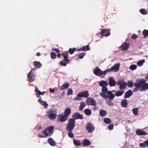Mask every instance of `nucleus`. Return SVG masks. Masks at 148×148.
Listing matches in <instances>:
<instances>
[{
  "label": "nucleus",
  "mask_w": 148,
  "mask_h": 148,
  "mask_svg": "<svg viewBox=\"0 0 148 148\" xmlns=\"http://www.w3.org/2000/svg\"><path fill=\"white\" fill-rule=\"evenodd\" d=\"M144 79L139 78L137 79L134 83L135 88L134 89L133 92H136L139 90L140 92H144L148 90V83Z\"/></svg>",
  "instance_id": "1"
},
{
  "label": "nucleus",
  "mask_w": 148,
  "mask_h": 148,
  "mask_svg": "<svg viewBox=\"0 0 148 148\" xmlns=\"http://www.w3.org/2000/svg\"><path fill=\"white\" fill-rule=\"evenodd\" d=\"M103 92H100L99 95L105 99H108L110 100H112L115 95L112 91H108V88H105L102 89Z\"/></svg>",
  "instance_id": "2"
},
{
  "label": "nucleus",
  "mask_w": 148,
  "mask_h": 148,
  "mask_svg": "<svg viewBox=\"0 0 148 148\" xmlns=\"http://www.w3.org/2000/svg\"><path fill=\"white\" fill-rule=\"evenodd\" d=\"M75 120L71 118L68 120V123L66 126V129L68 131H72L74 129L75 126Z\"/></svg>",
  "instance_id": "3"
},
{
  "label": "nucleus",
  "mask_w": 148,
  "mask_h": 148,
  "mask_svg": "<svg viewBox=\"0 0 148 148\" xmlns=\"http://www.w3.org/2000/svg\"><path fill=\"white\" fill-rule=\"evenodd\" d=\"M94 74L97 76L103 77L107 73H108L107 69L104 71H101L98 67H96L93 70Z\"/></svg>",
  "instance_id": "4"
},
{
  "label": "nucleus",
  "mask_w": 148,
  "mask_h": 148,
  "mask_svg": "<svg viewBox=\"0 0 148 148\" xmlns=\"http://www.w3.org/2000/svg\"><path fill=\"white\" fill-rule=\"evenodd\" d=\"M54 128V127L52 126L47 128L42 132V135H45L46 137L51 136L53 133Z\"/></svg>",
  "instance_id": "5"
},
{
  "label": "nucleus",
  "mask_w": 148,
  "mask_h": 148,
  "mask_svg": "<svg viewBox=\"0 0 148 148\" xmlns=\"http://www.w3.org/2000/svg\"><path fill=\"white\" fill-rule=\"evenodd\" d=\"M89 95L88 92L87 91H83L79 93L77 96L74 98V100L76 101H80L82 100L81 97H87Z\"/></svg>",
  "instance_id": "6"
},
{
  "label": "nucleus",
  "mask_w": 148,
  "mask_h": 148,
  "mask_svg": "<svg viewBox=\"0 0 148 148\" xmlns=\"http://www.w3.org/2000/svg\"><path fill=\"white\" fill-rule=\"evenodd\" d=\"M36 71V69H33L31 70L30 71L27 75V81L30 82H32L35 79L34 77L36 76V74L34 71Z\"/></svg>",
  "instance_id": "7"
},
{
  "label": "nucleus",
  "mask_w": 148,
  "mask_h": 148,
  "mask_svg": "<svg viewBox=\"0 0 148 148\" xmlns=\"http://www.w3.org/2000/svg\"><path fill=\"white\" fill-rule=\"evenodd\" d=\"M48 117L51 119H54L57 117L56 112V111L51 109L47 112Z\"/></svg>",
  "instance_id": "8"
},
{
  "label": "nucleus",
  "mask_w": 148,
  "mask_h": 148,
  "mask_svg": "<svg viewBox=\"0 0 148 148\" xmlns=\"http://www.w3.org/2000/svg\"><path fill=\"white\" fill-rule=\"evenodd\" d=\"M64 59L60 62V65L65 66L66 65V64H68L69 62V60L67 58L68 57V53H66V55L63 54Z\"/></svg>",
  "instance_id": "9"
},
{
  "label": "nucleus",
  "mask_w": 148,
  "mask_h": 148,
  "mask_svg": "<svg viewBox=\"0 0 148 148\" xmlns=\"http://www.w3.org/2000/svg\"><path fill=\"white\" fill-rule=\"evenodd\" d=\"M120 66V63L115 64L110 68L107 69L108 73L112 71H114L115 72L118 71L119 70Z\"/></svg>",
  "instance_id": "10"
},
{
  "label": "nucleus",
  "mask_w": 148,
  "mask_h": 148,
  "mask_svg": "<svg viewBox=\"0 0 148 148\" xmlns=\"http://www.w3.org/2000/svg\"><path fill=\"white\" fill-rule=\"evenodd\" d=\"M117 84L119 86V88L121 90L125 89L127 85L126 82L122 79L119 80L117 82Z\"/></svg>",
  "instance_id": "11"
},
{
  "label": "nucleus",
  "mask_w": 148,
  "mask_h": 148,
  "mask_svg": "<svg viewBox=\"0 0 148 148\" xmlns=\"http://www.w3.org/2000/svg\"><path fill=\"white\" fill-rule=\"evenodd\" d=\"M86 128L89 133L92 132L95 129L93 125L91 123H87Z\"/></svg>",
  "instance_id": "12"
},
{
  "label": "nucleus",
  "mask_w": 148,
  "mask_h": 148,
  "mask_svg": "<svg viewBox=\"0 0 148 148\" xmlns=\"http://www.w3.org/2000/svg\"><path fill=\"white\" fill-rule=\"evenodd\" d=\"M68 119V117L65 115L59 114L57 118L58 121L61 122H64Z\"/></svg>",
  "instance_id": "13"
},
{
  "label": "nucleus",
  "mask_w": 148,
  "mask_h": 148,
  "mask_svg": "<svg viewBox=\"0 0 148 148\" xmlns=\"http://www.w3.org/2000/svg\"><path fill=\"white\" fill-rule=\"evenodd\" d=\"M99 85L100 86L102 87L101 92H103V89L105 88H108L106 86L108 85V83L106 81L101 80L99 82Z\"/></svg>",
  "instance_id": "14"
},
{
  "label": "nucleus",
  "mask_w": 148,
  "mask_h": 148,
  "mask_svg": "<svg viewBox=\"0 0 148 148\" xmlns=\"http://www.w3.org/2000/svg\"><path fill=\"white\" fill-rule=\"evenodd\" d=\"M86 102L87 104L92 106H95L96 105V102L94 99L92 98H90L87 99L86 100Z\"/></svg>",
  "instance_id": "15"
},
{
  "label": "nucleus",
  "mask_w": 148,
  "mask_h": 148,
  "mask_svg": "<svg viewBox=\"0 0 148 148\" xmlns=\"http://www.w3.org/2000/svg\"><path fill=\"white\" fill-rule=\"evenodd\" d=\"M101 30V34L103 36H108L110 35V31L108 29H100Z\"/></svg>",
  "instance_id": "16"
},
{
  "label": "nucleus",
  "mask_w": 148,
  "mask_h": 148,
  "mask_svg": "<svg viewBox=\"0 0 148 148\" xmlns=\"http://www.w3.org/2000/svg\"><path fill=\"white\" fill-rule=\"evenodd\" d=\"M73 119L75 120L77 119H83V116L82 115L80 114L79 113H75L73 115Z\"/></svg>",
  "instance_id": "17"
},
{
  "label": "nucleus",
  "mask_w": 148,
  "mask_h": 148,
  "mask_svg": "<svg viewBox=\"0 0 148 148\" xmlns=\"http://www.w3.org/2000/svg\"><path fill=\"white\" fill-rule=\"evenodd\" d=\"M136 135L139 136H144L147 135V133L141 129L137 130L136 131Z\"/></svg>",
  "instance_id": "18"
},
{
  "label": "nucleus",
  "mask_w": 148,
  "mask_h": 148,
  "mask_svg": "<svg viewBox=\"0 0 148 148\" xmlns=\"http://www.w3.org/2000/svg\"><path fill=\"white\" fill-rule=\"evenodd\" d=\"M109 81V84L110 86H113L115 85L116 82L114 80V78L113 77H110L108 79Z\"/></svg>",
  "instance_id": "19"
},
{
  "label": "nucleus",
  "mask_w": 148,
  "mask_h": 148,
  "mask_svg": "<svg viewBox=\"0 0 148 148\" xmlns=\"http://www.w3.org/2000/svg\"><path fill=\"white\" fill-rule=\"evenodd\" d=\"M38 102L40 104L43 106L45 108H47V106H48V104L46 101L42 100L40 98L38 99Z\"/></svg>",
  "instance_id": "20"
},
{
  "label": "nucleus",
  "mask_w": 148,
  "mask_h": 148,
  "mask_svg": "<svg viewBox=\"0 0 148 148\" xmlns=\"http://www.w3.org/2000/svg\"><path fill=\"white\" fill-rule=\"evenodd\" d=\"M129 47V44L127 43H124L120 47V48L122 50H126Z\"/></svg>",
  "instance_id": "21"
},
{
  "label": "nucleus",
  "mask_w": 148,
  "mask_h": 148,
  "mask_svg": "<svg viewBox=\"0 0 148 148\" xmlns=\"http://www.w3.org/2000/svg\"><path fill=\"white\" fill-rule=\"evenodd\" d=\"M132 94V92L131 90H129L125 94L124 97L127 98L130 97Z\"/></svg>",
  "instance_id": "22"
},
{
  "label": "nucleus",
  "mask_w": 148,
  "mask_h": 148,
  "mask_svg": "<svg viewBox=\"0 0 148 148\" xmlns=\"http://www.w3.org/2000/svg\"><path fill=\"white\" fill-rule=\"evenodd\" d=\"M82 144L84 146H86L90 145L91 143L88 140L85 139L82 142Z\"/></svg>",
  "instance_id": "23"
},
{
  "label": "nucleus",
  "mask_w": 148,
  "mask_h": 148,
  "mask_svg": "<svg viewBox=\"0 0 148 148\" xmlns=\"http://www.w3.org/2000/svg\"><path fill=\"white\" fill-rule=\"evenodd\" d=\"M48 141L51 145L53 146H54L56 145L55 141L51 138H49L48 140Z\"/></svg>",
  "instance_id": "24"
},
{
  "label": "nucleus",
  "mask_w": 148,
  "mask_h": 148,
  "mask_svg": "<svg viewBox=\"0 0 148 148\" xmlns=\"http://www.w3.org/2000/svg\"><path fill=\"white\" fill-rule=\"evenodd\" d=\"M35 89L34 91L36 93V95L37 97H40L41 92L36 86H35Z\"/></svg>",
  "instance_id": "25"
},
{
  "label": "nucleus",
  "mask_w": 148,
  "mask_h": 148,
  "mask_svg": "<svg viewBox=\"0 0 148 148\" xmlns=\"http://www.w3.org/2000/svg\"><path fill=\"white\" fill-rule=\"evenodd\" d=\"M124 91L123 90H119L116 92L115 95L117 97L120 96L124 93Z\"/></svg>",
  "instance_id": "26"
},
{
  "label": "nucleus",
  "mask_w": 148,
  "mask_h": 148,
  "mask_svg": "<svg viewBox=\"0 0 148 148\" xmlns=\"http://www.w3.org/2000/svg\"><path fill=\"white\" fill-rule=\"evenodd\" d=\"M121 104L122 107H126L127 105V100L125 99L123 100L121 102Z\"/></svg>",
  "instance_id": "27"
},
{
  "label": "nucleus",
  "mask_w": 148,
  "mask_h": 148,
  "mask_svg": "<svg viewBox=\"0 0 148 148\" xmlns=\"http://www.w3.org/2000/svg\"><path fill=\"white\" fill-rule=\"evenodd\" d=\"M34 66L37 68H40L42 66V64L39 62L37 61L34 62Z\"/></svg>",
  "instance_id": "28"
},
{
  "label": "nucleus",
  "mask_w": 148,
  "mask_h": 148,
  "mask_svg": "<svg viewBox=\"0 0 148 148\" xmlns=\"http://www.w3.org/2000/svg\"><path fill=\"white\" fill-rule=\"evenodd\" d=\"M69 86V84L68 83L66 82L62 85L61 88V90H63L65 89H67Z\"/></svg>",
  "instance_id": "29"
},
{
  "label": "nucleus",
  "mask_w": 148,
  "mask_h": 148,
  "mask_svg": "<svg viewBox=\"0 0 148 148\" xmlns=\"http://www.w3.org/2000/svg\"><path fill=\"white\" fill-rule=\"evenodd\" d=\"M86 104L84 101H82L80 103V105L79 109L80 110L82 111L83 110L84 107L85 106Z\"/></svg>",
  "instance_id": "30"
},
{
  "label": "nucleus",
  "mask_w": 148,
  "mask_h": 148,
  "mask_svg": "<svg viewBox=\"0 0 148 148\" xmlns=\"http://www.w3.org/2000/svg\"><path fill=\"white\" fill-rule=\"evenodd\" d=\"M99 114L101 116H105L107 114V112L106 111L101 110L99 111Z\"/></svg>",
  "instance_id": "31"
},
{
  "label": "nucleus",
  "mask_w": 148,
  "mask_h": 148,
  "mask_svg": "<svg viewBox=\"0 0 148 148\" xmlns=\"http://www.w3.org/2000/svg\"><path fill=\"white\" fill-rule=\"evenodd\" d=\"M70 113L71 109L69 108H68L65 110L64 115L68 117V116L70 114Z\"/></svg>",
  "instance_id": "32"
},
{
  "label": "nucleus",
  "mask_w": 148,
  "mask_h": 148,
  "mask_svg": "<svg viewBox=\"0 0 148 148\" xmlns=\"http://www.w3.org/2000/svg\"><path fill=\"white\" fill-rule=\"evenodd\" d=\"M85 114L87 116H89L91 114V110L89 109H86L84 110Z\"/></svg>",
  "instance_id": "33"
},
{
  "label": "nucleus",
  "mask_w": 148,
  "mask_h": 148,
  "mask_svg": "<svg viewBox=\"0 0 148 148\" xmlns=\"http://www.w3.org/2000/svg\"><path fill=\"white\" fill-rule=\"evenodd\" d=\"M81 50L82 51H87L90 50V48L88 45L83 46L81 48Z\"/></svg>",
  "instance_id": "34"
},
{
  "label": "nucleus",
  "mask_w": 148,
  "mask_h": 148,
  "mask_svg": "<svg viewBox=\"0 0 148 148\" xmlns=\"http://www.w3.org/2000/svg\"><path fill=\"white\" fill-rule=\"evenodd\" d=\"M140 12L142 14L145 15L148 13V12L145 9H141L139 10Z\"/></svg>",
  "instance_id": "35"
},
{
  "label": "nucleus",
  "mask_w": 148,
  "mask_h": 148,
  "mask_svg": "<svg viewBox=\"0 0 148 148\" xmlns=\"http://www.w3.org/2000/svg\"><path fill=\"white\" fill-rule=\"evenodd\" d=\"M73 142L74 144L76 146H79L81 145V143L79 140H74Z\"/></svg>",
  "instance_id": "36"
},
{
  "label": "nucleus",
  "mask_w": 148,
  "mask_h": 148,
  "mask_svg": "<svg viewBox=\"0 0 148 148\" xmlns=\"http://www.w3.org/2000/svg\"><path fill=\"white\" fill-rule=\"evenodd\" d=\"M104 122L107 124H109L111 122V121L110 119L109 118H105L103 120Z\"/></svg>",
  "instance_id": "37"
},
{
  "label": "nucleus",
  "mask_w": 148,
  "mask_h": 148,
  "mask_svg": "<svg viewBox=\"0 0 148 148\" xmlns=\"http://www.w3.org/2000/svg\"><path fill=\"white\" fill-rule=\"evenodd\" d=\"M145 62V60H140L137 63V65L138 66H141L143 65Z\"/></svg>",
  "instance_id": "38"
},
{
  "label": "nucleus",
  "mask_w": 148,
  "mask_h": 148,
  "mask_svg": "<svg viewBox=\"0 0 148 148\" xmlns=\"http://www.w3.org/2000/svg\"><path fill=\"white\" fill-rule=\"evenodd\" d=\"M147 140L144 141L143 143H140L139 146L141 147H145L147 146Z\"/></svg>",
  "instance_id": "39"
},
{
  "label": "nucleus",
  "mask_w": 148,
  "mask_h": 148,
  "mask_svg": "<svg viewBox=\"0 0 148 148\" xmlns=\"http://www.w3.org/2000/svg\"><path fill=\"white\" fill-rule=\"evenodd\" d=\"M143 33L145 38L148 36V30L144 29L143 32Z\"/></svg>",
  "instance_id": "40"
},
{
  "label": "nucleus",
  "mask_w": 148,
  "mask_h": 148,
  "mask_svg": "<svg viewBox=\"0 0 148 148\" xmlns=\"http://www.w3.org/2000/svg\"><path fill=\"white\" fill-rule=\"evenodd\" d=\"M137 68V66L134 64L132 65L130 67V69L132 70H134L136 69Z\"/></svg>",
  "instance_id": "41"
},
{
  "label": "nucleus",
  "mask_w": 148,
  "mask_h": 148,
  "mask_svg": "<svg viewBox=\"0 0 148 148\" xmlns=\"http://www.w3.org/2000/svg\"><path fill=\"white\" fill-rule=\"evenodd\" d=\"M51 58L53 59H55L56 57V54L55 53L52 52L51 53Z\"/></svg>",
  "instance_id": "42"
},
{
  "label": "nucleus",
  "mask_w": 148,
  "mask_h": 148,
  "mask_svg": "<svg viewBox=\"0 0 148 148\" xmlns=\"http://www.w3.org/2000/svg\"><path fill=\"white\" fill-rule=\"evenodd\" d=\"M132 111L135 115H137L138 114V109L137 108L133 109L132 110Z\"/></svg>",
  "instance_id": "43"
},
{
  "label": "nucleus",
  "mask_w": 148,
  "mask_h": 148,
  "mask_svg": "<svg viewBox=\"0 0 148 148\" xmlns=\"http://www.w3.org/2000/svg\"><path fill=\"white\" fill-rule=\"evenodd\" d=\"M86 53L85 52H83L79 54V58L80 59H82L83 57L85 56Z\"/></svg>",
  "instance_id": "44"
},
{
  "label": "nucleus",
  "mask_w": 148,
  "mask_h": 148,
  "mask_svg": "<svg viewBox=\"0 0 148 148\" xmlns=\"http://www.w3.org/2000/svg\"><path fill=\"white\" fill-rule=\"evenodd\" d=\"M68 135L70 138H72L74 137L73 134L72 132V131H68Z\"/></svg>",
  "instance_id": "45"
},
{
  "label": "nucleus",
  "mask_w": 148,
  "mask_h": 148,
  "mask_svg": "<svg viewBox=\"0 0 148 148\" xmlns=\"http://www.w3.org/2000/svg\"><path fill=\"white\" fill-rule=\"evenodd\" d=\"M75 48H73V49L70 48L69 50V52L71 54H73L75 51Z\"/></svg>",
  "instance_id": "46"
},
{
  "label": "nucleus",
  "mask_w": 148,
  "mask_h": 148,
  "mask_svg": "<svg viewBox=\"0 0 148 148\" xmlns=\"http://www.w3.org/2000/svg\"><path fill=\"white\" fill-rule=\"evenodd\" d=\"M128 86L130 87H132L134 84L133 82L131 81H129L127 82Z\"/></svg>",
  "instance_id": "47"
},
{
  "label": "nucleus",
  "mask_w": 148,
  "mask_h": 148,
  "mask_svg": "<svg viewBox=\"0 0 148 148\" xmlns=\"http://www.w3.org/2000/svg\"><path fill=\"white\" fill-rule=\"evenodd\" d=\"M113 124H110V125H109L108 127V129L109 130H112L113 129Z\"/></svg>",
  "instance_id": "48"
},
{
  "label": "nucleus",
  "mask_w": 148,
  "mask_h": 148,
  "mask_svg": "<svg viewBox=\"0 0 148 148\" xmlns=\"http://www.w3.org/2000/svg\"><path fill=\"white\" fill-rule=\"evenodd\" d=\"M110 100H108L107 101V103L110 106H112L113 105V104L112 102Z\"/></svg>",
  "instance_id": "49"
},
{
  "label": "nucleus",
  "mask_w": 148,
  "mask_h": 148,
  "mask_svg": "<svg viewBox=\"0 0 148 148\" xmlns=\"http://www.w3.org/2000/svg\"><path fill=\"white\" fill-rule=\"evenodd\" d=\"M73 92V90L71 89H70L68 90L67 92V94L69 95H70L72 94Z\"/></svg>",
  "instance_id": "50"
},
{
  "label": "nucleus",
  "mask_w": 148,
  "mask_h": 148,
  "mask_svg": "<svg viewBox=\"0 0 148 148\" xmlns=\"http://www.w3.org/2000/svg\"><path fill=\"white\" fill-rule=\"evenodd\" d=\"M132 38L133 39H136L137 38V36L135 34H133Z\"/></svg>",
  "instance_id": "51"
},
{
  "label": "nucleus",
  "mask_w": 148,
  "mask_h": 148,
  "mask_svg": "<svg viewBox=\"0 0 148 148\" xmlns=\"http://www.w3.org/2000/svg\"><path fill=\"white\" fill-rule=\"evenodd\" d=\"M52 50L54 51L57 53H58L59 52V50L58 49H52Z\"/></svg>",
  "instance_id": "52"
},
{
  "label": "nucleus",
  "mask_w": 148,
  "mask_h": 148,
  "mask_svg": "<svg viewBox=\"0 0 148 148\" xmlns=\"http://www.w3.org/2000/svg\"><path fill=\"white\" fill-rule=\"evenodd\" d=\"M49 91L51 93H53L55 91L53 89L50 88L49 89Z\"/></svg>",
  "instance_id": "53"
},
{
  "label": "nucleus",
  "mask_w": 148,
  "mask_h": 148,
  "mask_svg": "<svg viewBox=\"0 0 148 148\" xmlns=\"http://www.w3.org/2000/svg\"><path fill=\"white\" fill-rule=\"evenodd\" d=\"M38 136L40 138H45V137H47L46 136H45V135H39Z\"/></svg>",
  "instance_id": "54"
},
{
  "label": "nucleus",
  "mask_w": 148,
  "mask_h": 148,
  "mask_svg": "<svg viewBox=\"0 0 148 148\" xmlns=\"http://www.w3.org/2000/svg\"><path fill=\"white\" fill-rule=\"evenodd\" d=\"M93 109L94 111H95L97 109V107L95 106L93 108Z\"/></svg>",
  "instance_id": "55"
},
{
  "label": "nucleus",
  "mask_w": 148,
  "mask_h": 148,
  "mask_svg": "<svg viewBox=\"0 0 148 148\" xmlns=\"http://www.w3.org/2000/svg\"><path fill=\"white\" fill-rule=\"evenodd\" d=\"M38 129V130H40V129H41L42 128V126H41V125H39L38 127H37Z\"/></svg>",
  "instance_id": "56"
},
{
  "label": "nucleus",
  "mask_w": 148,
  "mask_h": 148,
  "mask_svg": "<svg viewBox=\"0 0 148 148\" xmlns=\"http://www.w3.org/2000/svg\"><path fill=\"white\" fill-rule=\"evenodd\" d=\"M61 55L60 53H58V54H57V56L58 58H60V57Z\"/></svg>",
  "instance_id": "57"
},
{
  "label": "nucleus",
  "mask_w": 148,
  "mask_h": 148,
  "mask_svg": "<svg viewBox=\"0 0 148 148\" xmlns=\"http://www.w3.org/2000/svg\"><path fill=\"white\" fill-rule=\"evenodd\" d=\"M41 54L39 52H38L37 53V56H40Z\"/></svg>",
  "instance_id": "58"
},
{
  "label": "nucleus",
  "mask_w": 148,
  "mask_h": 148,
  "mask_svg": "<svg viewBox=\"0 0 148 148\" xmlns=\"http://www.w3.org/2000/svg\"><path fill=\"white\" fill-rule=\"evenodd\" d=\"M145 78L146 79L148 80V74L145 76Z\"/></svg>",
  "instance_id": "59"
},
{
  "label": "nucleus",
  "mask_w": 148,
  "mask_h": 148,
  "mask_svg": "<svg viewBox=\"0 0 148 148\" xmlns=\"http://www.w3.org/2000/svg\"><path fill=\"white\" fill-rule=\"evenodd\" d=\"M45 92L44 91L42 92H41L40 93V95H43L44 93H45Z\"/></svg>",
  "instance_id": "60"
},
{
  "label": "nucleus",
  "mask_w": 148,
  "mask_h": 148,
  "mask_svg": "<svg viewBox=\"0 0 148 148\" xmlns=\"http://www.w3.org/2000/svg\"><path fill=\"white\" fill-rule=\"evenodd\" d=\"M64 92H63V93H62L61 94V95L62 96H63V95H64Z\"/></svg>",
  "instance_id": "61"
},
{
  "label": "nucleus",
  "mask_w": 148,
  "mask_h": 148,
  "mask_svg": "<svg viewBox=\"0 0 148 148\" xmlns=\"http://www.w3.org/2000/svg\"><path fill=\"white\" fill-rule=\"evenodd\" d=\"M147 146L148 147V140H147Z\"/></svg>",
  "instance_id": "62"
},
{
  "label": "nucleus",
  "mask_w": 148,
  "mask_h": 148,
  "mask_svg": "<svg viewBox=\"0 0 148 148\" xmlns=\"http://www.w3.org/2000/svg\"><path fill=\"white\" fill-rule=\"evenodd\" d=\"M115 92V90H112V92Z\"/></svg>",
  "instance_id": "63"
},
{
  "label": "nucleus",
  "mask_w": 148,
  "mask_h": 148,
  "mask_svg": "<svg viewBox=\"0 0 148 148\" xmlns=\"http://www.w3.org/2000/svg\"><path fill=\"white\" fill-rule=\"evenodd\" d=\"M81 49H79L78 50V51H79Z\"/></svg>",
  "instance_id": "64"
}]
</instances>
